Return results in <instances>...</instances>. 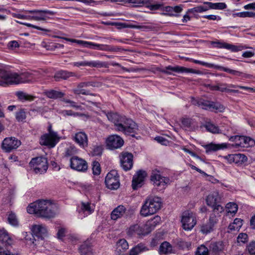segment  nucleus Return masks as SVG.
Wrapping results in <instances>:
<instances>
[{
	"label": "nucleus",
	"mask_w": 255,
	"mask_h": 255,
	"mask_svg": "<svg viewBox=\"0 0 255 255\" xmlns=\"http://www.w3.org/2000/svg\"><path fill=\"white\" fill-rule=\"evenodd\" d=\"M107 116L108 120L114 123L116 130L132 137L137 133L138 126L131 119L113 112L108 113Z\"/></svg>",
	"instance_id": "f257e3e1"
},
{
	"label": "nucleus",
	"mask_w": 255,
	"mask_h": 255,
	"mask_svg": "<svg viewBox=\"0 0 255 255\" xmlns=\"http://www.w3.org/2000/svg\"><path fill=\"white\" fill-rule=\"evenodd\" d=\"M27 211L38 217L47 219L53 218L55 215L53 205L47 200H38L30 203L27 207Z\"/></svg>",
	"instance_id": "f03ea898"
},
{
	"label": "nucleus",
	"mask_w": 255,
	"mask_h": 255,
	"mask_svg": "<svg viewBox=\"0 0 255 255\" xmlns=\"http://www.w3.org/2000/svg\"><path fill=\"white\" fill-rule=\"evenodd\" d=\"M161 199L158 197H149L145 200L141 206L140 214L147 217L156 213L161 207Z\"/></svg>",
	"instance_id": "7ed1b4c3"
},
{
	"label": "nucleus",
	"mask_w": 255,
	"mask_h": 255,
	"mask_svg": "<svg viewBox=\"0 0 255 255\" xmlns=\"http://www.w3.org/2000/svg\"><path fill=\"white\" fill-rule=\"evenodd\" d=\"M191 103L192 105L197 106L202 109L211 112H223L225 110V107L223 105L203 99H196L192 97L191 98Z\"/></svg>",
	"instance_id": "20e7f679"
},
{
	"label": "nucleus",
	"mask_w": 255,
	"mask_h": 255,
	"mask_svg": "<svg viewBox=\"0 0 255 255\" xmlns=\"http://www.w3.org/2000/svg\"><path fill=\"white\" fill-rule=\"evenodd\" d=\"M25 13L28 14V20H34L35 21H44L52 19L51 16L55 15V12L48 9H33L25 10Z\"/></svg>",
	"instance_id": "39448f33"
},
{
	"label": "nucleus",
	"mask_w": 255,
	"mask_h": 255,
	"mask_svg": "<svg viewBox=\"0 0 255 255\" xmlns=\"http://www.w3.org/2000/svg\"><path fill=\"white\" fill-rule=\"evenodd\" d=\"M150 180L153 186L160 190L165 189L170 181L168 177L163 176L162 172L157 169L151 171Z\"/></svg>",
	"instance_id": "423d86ee"
},
{
	"label": "nucleus",
	"mask_w": 255,
	"mask_h": 255,
	"mask_svg": "<svg viewBox=\"0 0 255 255\" xmlns=\"http://www.w3.org/2000/svg\"><path fill=\"white\" fill-rule=\"evenodd\" d=\"M190 61L193 62L194 63H195V64H198L205 66L208 68H213L214 67L216 69L230 73V74H232L235 76L242 77L245 78H250V75H249V74H247L246 73H244L239 71L233 70V69H230L228 67H223V66H219V65H214V64H211V63L205 62L204 61H200L198 60H196V59H192V58H191L190 59Z\"/></svg>",
	"instance_id": "0eeeda50"
},
{
	"label": "nucleus",
	"mask_w": 255,
	"mask_h": 255,
	"mask_svg": "<svg viewBox=\"0 0 255 255\" xmlns=\"http://www.w3.org/2000/svg\"><path fill=\"white\" fill-rule=\"evenodd\" d=\"M29 166L36 174L44 173L48 169L47 159L42 156L32 158L29 163Z\"/></svg>",
	"instance_id": "6e6552de"
},
{
	"label": "nucleus",
	"mask_w": 255,
	"mask_h": 255,
	"mask_svg": "<svg viewBox=\"0 0 255 255\" xmlns=\"http://www.w3.org/2000/svg\"><path fill=\"white\" fill-rule=\"evenodd\" d=\"M154 72H159L167 75H171L172 73L170 72L173 71L178 73H190L200 75L202 72L199 70H196L192 68H188L180 66H176L173 67L171 65L166 66L165 68H161L159 67H156L154 68Z\"/></svg>",
	"instance_id": "1a4fd4ad"
},
{
	"label": "nucleus",
	"mask_w": 255,
	"mask_h": 255,
	"mask_svg": "<svg viewBox=\"0 0 255 255\" xmlns=\"http://www.w3.org/2000/svg\"><path fill=\"white\" fill-rule=\"evenodd\" d=\"M229 140L234 142L233 145L236 148L252 147L255 145V140L250 136L236 135L231 136Z\"/></svg>",
	"instance_id": "9d476101"
},
{
	"label": "nucleus",
	"mask_w": 255,
	"mask_h": 255,
	"mask_svg": "<svg viewBox=\"0 0 255 255\" xmlns=\"http://www.w3.org/2000/svg\"><path fill=\"white\" fill-rule=\"evenodd\" d=\"M181 222L182 228L185 231H191L196 224V217L192 212H183Z\"/></svg>",
	"instance_id": "9b49d317"
},
{
	"label": "nucleus",
	"mask_w": 255,
	"mask_h": 255,
	"mask_svg": "<svg viewBox=\"0 0 255 255\" xmlns=\"http://www.w3.org/2000/svg\"><path fill=\"white\" fill-rule=\"evenodd\" d=\"M120 176L116 170L109 172L106 176L105 183L106 187L111 190H116L120 185Z\"/></svg>",
	"instance_id": "f8f14e48"
},
{
	"label": "nucleus",
	"mask_w": 255,
	"mask_h": 255,
	"mask_svg": "<svg viewBox=\"0 0 255 255\" xmlns=\"http://www.w3.org/2000/svg\"><path fill=\"white\" fill-rule=\"evenodd\" d=\"M21 141L14 137H6L1 144V148L5 152H10L17 149L20 145Z\"/></svg>",
	"instance_id": "ddd939ff"
},
{
	"label": "nucleus",
	"mask_w": 255,
	"mask_h": 255,
	"mask_svg": "<svg viewBox=\"0 0 255 255\" xmlns=\"http://www.w3.org/2000/svg\"><path fill=\"white\" fill-rule=\"evenodd\" d=\"M59 141L57 133H45L40 138V143L42 145L54 147Z\"/></svg>",
	"instance_id": "4468645a"
},
{
	"label": "nucleus",
	"mask_w": 255,
	"mask_h": 255,
	"mask_svg": "<svg viewBox=\"0 0 255 255\" xmlns=\"http://www.w3.org/2000/svg\"><path fill=\"white\" fill-rule=\"evenodd\" d=\"M121 166L126 171L130 170L133 166V156L132 153L123 152L120 155Z\"/></svg>",
	"instance_id": "2eb2a0df"
},
{
	"label": "nucleus",
	"mask_w": 255,
	"mask_h": 255,
	"mask_svg": "<svg viewBox=\"0 0 255 255\" xmlns=\"http://www.w3.org/2000/svg\"><path fill=\"white\" fill-rule=\"evenodd\" d=\"M147 176L146 171L139 170L132 177L131 187L133 190H136L142 187L144 184L145 178Z\"/></svg>",
	"instance_id": "dca6fc26"
},
{
	"label": "nucleus",
	"mask_w": 255,
	"mask_h": 255,
	"mask_svg": "<svg viewBox=\"0 0 255 255\" xmlns=\"http://www.w3.org/2000/svg\"><path fill=\"white\" fill-rule=\"evenodd\" d=\"M13 85H17L20 83H30L33 81L35 79L33 73L25 71L19 74L14 72Z\"/></svg>",
	"instance_id": "f3484780"
},
{
	"label": "nucleus",
	"mask_w": 255,
	"mask_h": 255,
	"mask_svg": "<svg viewBox=\"0 0 255 255\" xmlns=\"http://www.w3.org/2000/svg\"><path fill=\"white\" fill-rule=\"evenodd\" d=\"M106 145L110 149H118L122 147L124 143L123 138L119 135H109L106 140Z\"/></svg>",
	"instance_id": "a211bd4d"
},
{
	"label": "nucleus",
	"mask_w": 255,
	"mask_h": 255,
	"mask_svg": "<svg viewBox=\"0 0 255 255\" xmlns=\"http://www.w3.org/2000/svg\"><path fill=\"white\" fill-rule=\"evenodd\" d=\"M218 222V219L215 214H211L208 220L202 225L200 230L201 233L205 235L211 233L214 230V227Z\"/></svg>",
	"instance_id": "6ab92c4d"
},
{
	"label": "nucleus",
	"mask_w": 255,
	"mask_h": 255,
	"mask_svg": "<svg viewBox=\"0 0 255 255\" xmlns=\"http://www.w3.org/2000/svg\"><path fill=\"white\" fill-rule=\"evenodd\" d=\"M70 167L78 171H86L88 169L87 162L78 156H73L70 158Z\"/></svg>",
	"instance_id": "aec40b11"
},
{
	"label": "nucleus",
	"mask_w": 255,
	"mask_h": 255,
	"mask_svg": "<svg viewBox=\"0 0 255 255\" xmlns=\"http://www.w3.org/2000/svg\"><path fill=\"white\" fill-rule=\"evenodd\" d=\"M14 72L0 69V85L5 86L13 85Z\"/></svg>",
	"instance_id": "412c9836"
},
{
	"label": "nucleus",
	"mask_w": 255,
	"mask_h": 255,
	"mask_svg": "<svg viewBox=\"0 0 255 255\" xmlns=\"http://www.w3.org/2000/svg\"><path fill=\"white\" fill-rule=\"evenodd\" d=\"M148 234L149 231H147L146 228H145V224L131 225L128 231V235L130 236H145Z\"/></svg>",
	"instance_id": "4be33fe9"
},
{
	"label": "nucleus",
	"mask_w": 255,
	"mask_h": 255,
	"mask_svg": "<svg viewBox=\"0 0 255 255\" xmlns=\"http://www.w3.org/2000/svg\"><path fill=\"white\" fill-rule=\"evenodd\" d=\"M212 44L214 45V47L216 48L230 50L232 52H238L247 48V47L245 45L236 46L226 42H220L219 41H213Z\"/></svg>",
	"instance_id": "5701e85b"
},
{
	"label": "nucleus",
	"mask_w": 255,
	"mask_h": 255,
	"mask_svg": "<svg viewBox=\"0 0 255 255\" xmlns=\"http://www.w3.org/2000/svg\"><path fill=\"white\" fill-rule=\"evenodd\" d=\"M162 10L163 11L162 14L164 15L179 17V14L183 10V5L180 4L174 6H163Z\"/></svg>",
	"instance_id": "b1692460"
},
{
	"label": "nucleus",
	"mask_w": 255,
	"mask_h": 255,
	"mask_svg": "<svg viewBox=\"0 0 255 255\" xmlns=\"http://www.w3.org/2000/svg\"><path fill=\"white\" fill-rule=\"evenodd\" d=\"M65 40L67 41L71 42L72 43H76L80 45H81L83 47L89 48L94 49H102V47L103 46V44L96 43L93 42L84 41L82 40H78L73 38H65Z\"/></svg>",
	"instance_id": "393cba45"
},
{
	"label": "nucleus",
	"mask_w": 255,
	"mask_h": 255,
	"mask_svg": "<svg viewBox=\"0 0 255 255\" xmlns=\"http://www.w3.org/2000/svg\"><path fill=\"white\" fill-rule=\"evenodd\" d=\"M182 127L186 130L194 131L198 128L196 120L189 117H183L181 119Z\"/></svg>",
	"instance_id": "a878e982"
},
{
	"label": "nucleus",
	"mask_w": 255,
	"mask_h": 255,
	"mask_svg": "<svg viewBox=\"0 0 255 255\" xmlns=\"http://www.w3.org/2000/svg\"><path fill=\"white\" fill-rule=\"evenodd\" d=\"M228 144L226 143H215L211 142L203 145L205 149L206 153L210 154L213 152H216L228 148Z\"/></svg>",
	"instance_id": "bb28decb"
},
{
	"label": "nucleus",
	"mask_w": 255,
	"mask_h": 255,
	"mask_svg": "<svg viewBox=\"0 0 255 255\" xmlns=\"http://www.w3.org/2000/svg\"><path fill=\"white\" fill-rule=\"evenodd\" d=\"M0 242L5 246H11L14 243V240L4 229H0Z\"/></svg>",
	"instance_id": "cd10ccee"
},
{
	"label": "nucleus",
	"mask_w": 255,
	"mask_h": 255,
	"mask_svg": "<svg viewBox=\"0 0 255 255\" xmlns=\"http://www.w3.org/2000/svg\"><path fill=\"white\" fill-rule=\"evenodd\" d=\"M226 158L230 163L234 162L238 165H242L248 160L247 157L241 153L229 154Z\"/></svg>",
	"instance_id": "c85d7f7f"
},
{
	"label": "nucleus",
	"mask_w": 255,
	"mask_h": 255,
	"mask_svg": "<svg viewBox=\"0 0 255 255\" xmlns=\"http://www.w3.org/2000/svg\"><path fill=\"white\" fill-rule=\"evenodd\" d=\"M75 141L82 148H85L88 146V137L84 132H78L74 136Z\"/></svg>",
	"instance_id": "c756f323"
},
{
	"label": "nucleus",
	"mask_w": 255,
	"mask_h": 255,
	"mask_svg": "<svg viewBox=\"0 0 255 255\" xmlns=\"http://www.w3.org/2000/svg\"><path fill=\"white\" fill-rule=\"evenodd\" d=\"M76 76V74L74 72L66 70H59L55 73L54 78L56 81H60L62 80H67L70 77Z\"/></svg>",
	"instance_id": "7c9ffc66"
},
{
	"label": "nucleus",
	"mask_w": 255,
	"mask_h": 255,
	"mask_svg": "<svg viewBox=\"0 0 255 255\" xmlns=\"http://www.w3.org/2000/svg\"><path fill=\"white\" fill-rule=\"evenodd\" d=\"M32 232L34 236L41 240L44 239L47 233L46 228L41 225H34L32 229Z\"/></svg>",
	"instance_id": "2f4dec72"
},
{
	"label": "nucleus",
	"mask_w": 255,
	"mask_h": 255,
	"mask_svg": "<svg viewBox=\"0 0 255 255\" xmlns=\"http://www.w3.org/2000/svg\"><path fill=\"white\" fill-rule=\"evenodd\" d=\"M161 221V218L159 216L156 215L153 218L148 220L145 224V228L150 233L157 225H159Z\"/></svg>",
	"instance_id": "473e14b6"
},
{
	"label": "nucleus",
	"mask_w": 255,
	"mask_h": 255,
	"mask_svg": "<svg viewBox=\"0 0 255 255\" xmlns=\"http://www.w3.org/2000/svg\"><path fill=\"white\" fill-rule=\"evenodd\" d=\"M81 255H93L92 245L89 241L84 242L79 248Z\"/></svg>",
	"instance_id": "72a5a7b5"
},
{
	"label": "nucleus",
	"mask_w": 255,
	"mask_h": 255,
	"mask_svg": "<svg viewBox=\"0 0 255 255\" xmlns=\"http://www.w3.org/2000/svg\"><path fill=\"white\" fill-rule=\"evenodd\" d=\"M126 208L123 205H119L115 208L111 214V218L113 220H117L121 218L126 213Z\"/></svg>",
	"instance_id": "f704fd0d"
},
{
	"label": "nucleus",
	"mask_w": 255,
	"mask_h": 255,
	"mask_svg": "<svg viewBox=\"0 0 255 255\" xmlns=\"http://www.w3.org/2000/svg\"><path fill=\"white\" fill-rule=\"evenodd\" d=\"M209 250L214 255H219L224 250V244L222 241L212 242Z\"/></svg>",
	"instance_id": "c9c22d12"
},
{
	"label": "nucleus",
	"mask_w": 255,
	"mask_h": 255,
	"mask_svg": "<svg viewBox=\"0 0 255 255\" xmlns=\"http://www.w3.org/2000/svg\"><path fill=\"white\" fill-rule=\"evenodd\" d=\"M220 200L218 193L214 192L208 195L206 199V202L208 206L211 207L215 206Z\"/></svg>",
	"instance_id": "e433bc0d"
},
{
	"label": "nucleus",
	"mask_w": 255,
	"mask_h": 255,
	"mask_svg": "<svg viewBox=\"0 0 255 255\" xmlns=\"http://www.w3.org/2000/svg\"><path fill=\"white\" fill-rule=\"evenodd\" d=\"M205 5H207L208 10L209 9H217L223 10L227 7V5L225 2H216L213 3L209 1L204 2Z\"/></svg>",
	"instance_id": "4c0bfd02"
},
{
	"label": "nucleus",
	"mask_w": 255,
	"mask_h": 255,
	"mask_svg": "<svg viewBox=\"0 0 255 255\" xmlns=\"http://www.w3.org/2000/svg\"><path fill=\"white\" fill-rule=\"evenodd\" d=\"M148 250V249L144 244L140 243L130 250L129 255H138Z\"/></svg>",
	"instance_id": "58836bf2"
},
{
	"label": "nucleus",
	"mask_w": 255,
	"mask_h": 255,
	"mask_svg": "<svg viewBox=\"0 0 255 255\" xmlns=\"http://www.w3.org/2000/svg\"><path fill=\"white\" fill-rule=\"evenodd\" d=\"M74 66H90L92 67H101L102 63L100 61H80L74 63Z\"/></svg>",
	"instance_id": "ea45409f"
},
{
	"label": "nucleus",
	"mask_w": 255,
	"mask_h": 255,
	"mask_svg": "<svg viewBox=\"0 0 255 255\" xmlns=\"http://www.w3.org/2000/svg\"><path fill=\"white\" fill-rule=\"evenodd\" d=\"M207 131L213 133H220V129L218 126H216L210 122H206L204 125Z\"/></svg>",
	"instance_id": "a19ab883"
},
{
	"label": "nucleus",
	"mask_w": 255,
	"mask_h": 255,
	"mask_svg": "<svg viewBox=\"0 0 255 255\" xmlns=\"http://www.w3.org/2000/svg\"><path fill=\"white\" fill-rule=\"evenodd\" d=\"M45 95L48 98L53 99L61 98L64 95V93L62 92L57 91L54 90H50L46 91L45 92Z\"/></svg>",
	"instance_id": "79ce46f5"
},
{
	"label": "nucleus",
	"mask_w": 255,
	"mask_h": 255,
	"mask_svg": "<svg viewBox=\"0 0 255 255\" xmlns=\"http://www.w3.org/2000/svg\"><path fill=\"white\" fill-rule=\"evenodd\" d=\"M242 225L243 220L240 218H236L233 223L230 224L228 226V229L230 231L239 230Z\"/></svg>",
	"instance_id": "37998d69"
},
{
	"label": "nucleus",
	"mask_w": 255,
	"mask_h": 255,
	"mask_svg": "<svg viewBox=\"0 0 255 255\" xmlns=\"http://www.w3.org/2000/svg\"><path fill=\"white\" fill-rule=\"evenodd\" d=\"M172 251V246L167 242L162 243L159 247V252L164 254L171 253Z\"/></svg>",
	"instance_id": "c03bdc74"
},
{
	"label": "nucleus",
	"mask_w": 255,
	"mask_h": 255,
	"mask_svg": "<svg viewBox=\"0 0 255 255\" xmlns=\"http://www.w3.org/2000/svg\"><path fill=\"white\" fill-rule=\"evenodd\" d=\"M15 95L17 97L18 100L22 102L31 101L34 99L33 96L22 91L17 92Z\"/></svg>",
	"instance_id": "a18cd8bd"
},
{
	"label": "nucleus",
	"mask_w": 255,
	"mask_h": 255,
	"mask_svg": "<svg viewBox=\"0 0 255 255\" xmlns=\"http://www.w3.org/2000/svg\"><path fill=\"white\" fill-rule=\"evenodd\" d=\"M226 208L227 209V213L231 214L233 216L236 214L238 210V205L234 202H229L227 203Z\"/></svg>",
	"instance_id": "49530a36"
},
{
	"label": "nucleus",
	"mask_w": 255,
	"mask_h": 255,
	"mask_svg": "<svg viewBox=\"0 0 255 255\" xmlns=\"http://www.w3.org/2000/svg\"><path fill=\"white\" fill-rule=\"evenodd\" d=\"M104 149L103 145H95L91 148V154L92 156H101Z\"/></svg>",
	"instance_id": "de8ad7c7"
},
{
	"label": "nucleus",
	"mask_w": 255,
	"mask_h": 255,
	"mask_svg": "<svg viewBox=\"0 0 255 255\" xmlns=\"http://www.w3.org/2000/svg\"><path fill=\"white\" fill-rule=\"evenodd\" d=\"M7 216V222L10 225L12 226H17L18 225V221L16 215L14 213L10 212Z\"/></svg>",
	"instance_id": "09e8293b"
},
{
	"label": "nucleus",
	"mask_w": 255,
	"mask_h": 255,
	"mask_svg": "<svg viewBox=\"0 0 255 255\" xmlns=\"http://www.w3.org/2000/svg\"><path fill=\"white\" fill-rule=\"evenodd\" d=\"M26 118V113L24 109H20L15 113V119L18 122H24Z\"/></svg>",
	"instance_id": "8fccbe9b"
},
{
	"label": "nucleus",
	"mask_w": 255,
	"mask_h": 255,
	"mask_svg": "<svg viewBox=\"0 0 255 255\" xmlns=\"http://www.w3.org/2000/svg\"><path fill=\"white\" fill-rule=\"evenodd\" d=\"M208 10V8H207V5H198L195 7H194L192 8H190L188 9V12L190 13H195V12H203L204 11H206Z\"/></svg>",
	"instance_id": "3c124183"
},
{
	"label": "nucleus",
	"mask_w": 255,
	"mask_h": 255,
	"mask_svg": "<svg viewBox=\"0 0 255 255\" xmlns=\"http://www.w3.org/2000/svg\"><path fill=\"white\" fill-rule=\"evenodd\" d=\"M234 17H255V12L252 11H243L240 12L234 13L233 14Z\"/></svg>",
	"instance_id": "603ef678"
},
{
	"label": "nucleus",
	"mask_w": 255,
	"mask_h": 255,
	"mask_svg": "<svg viewBox=\"0 0 255 255\" xmlns=\"http://www.w3.org/2000/svg\"><path fill=\"white\" fill-rule=\"evenodd\" d=\"M22 24L28 27H32V28L36 29L37 30H41L42 31L41 34H42L43 35H47L48 34V33H49L51 31V30L49 29L42 28L41 27H40V26H38L37 25H33V24L25 22V23H23Z\"/></svg>",
	"instance_id": "864d4df0"
},
{
	"label": "nucleus",
	"mask_w": 255,
	"mask_h": 255,
	"mask_svg": "<svg viewBox=\"0 0 255 255\" xmlns=\"http://www.w3.org/2000/svg\"><path fill=\"white\" fill-rule=\"evenodd\" d=\"M194 255H209V249L204 245L198 247Z\"/></svg>",
	"instance_id": "5fc2aeb1"
},
{
	"label": "nucleus",
	"mask_w": 255,
	"mask_h": 255,
	"mask_svg": "<svg viewBox=\"0 0 255 255\" xmlns=\"http://www.w3.org/2000/svg\"><path fill=\"white\" fill-rule=\"evenodd\" d=\"M219 88L220 90H218V91H220L222 92H227V93H239V91L237 90H233L227 88L226 86H227V84L226 83H219Z\"/></svg>",
	"instance_id": "6e6d98bb"
},
{
	"label": "nucleus",
	"mask_w": 255,
	"mask_h": 255,
	"mask_svg": "<svg viewBox=\"0 0 255 255\" xmlns=\"http://www.w3.org/2000/svg\"><path fill=\"white\" fill-rule=\"evenodd\" d=\"M178 247L179 249L184 250H189L191 249V243L190 242H186L184 241H180L177 243Z\"/></svg>",
	"instance_id": "4d7b16f0"
},
{
	"label": "nucleus",
	"mask_w": 255,
	"mask_h": 255,
	"mask_svg": "<svg viewBox=\"0 0 255 255\" xmlns=\"http://www.w3.org/2000/svg\"><path fill=\"white\" fill-rule=\"evenodd\" d=\"M117 246L118 248H119L120 251H121V250L125 251L128 248V244L125 239L119 240L117 242Z\"/></svg>",
	"instance_id": "13d9d810"
},
{
	"label": "nucleus",
	"mask_w": 255,
	"mask_h": 255,
	"mask_svg": "<svg viewBox=\"0 0 255 255\" xmlns=\"http://www.w3.org/2000/svg\"><path fill=\"white\" fill-rule=\"evenodd\" d=\"M93 174L95 175H99L101 172V165L99 162L96 160L92 162Z\"/></svg>",
	"instance_id": "bf43d9fd"
},
{
	"label": "nucleus",
	"mask_w": 255,
	"mask_h": 255,
	"mask_svg": "<svg viewBox=\"0 0 255 255\" xmlns=\"http://www.w3.org/2000/svg\"><path fill=\"white\" fill-rule=\"evenodd\" d=\"M227 86L228 87H229V88H239L240 89L248 91H249L250 92H255V89H254L253 88H251V87H247V86H241V85H234V84H227Z\"/></svg>",
	"instance_id": "052dcab7"
},
{
	"label": "nucleus",
	"mask_w": 255,
	"mask_h": 255,
	"mask_svg": "<svg viewBox=\"0 0 255 255\" xmlns=\"http://www.w3.org/2000/svg\"><path fill=\"white\" fill-rule=\"evenodd\" d=\"M112 65L113 66H117L121 68L125 72H135L138 71L137 69H135L134 68H127L126 67L123 66L121 64L117 62H113L112 63Z\"/></svg>",
	"instance_id": "680f3d73"
},
{
	"label": "nucleus",
	"mask_w": 255,
	"mask_h": 255,
	"mask_svg": "<svg viewBox=\"0 0 255 255\" xmlns=\"http://www.w3.org/2000/svg\"><path fill=\"white\" fill-rule=\"evenodd\" d=\"M81 209L83 212H88L89 214L93 212V210L91 209V203L90 202H82Z\"/></svg>",
	"instance_id": "e2e57ef3"
},
{
	"label": "nucleus",
	"mask_w": 255,
	"mask_h": 255,
	"mask_svg": "<svg viewBox=\"0 0 255 255\" xmlns=\"http://www.w3.org/2000/svg\"><path fill=\"white\" fill-rule=\"evenodd\" d=\"M76 148L74 146H70L69 147L67 148L65 151V156L68 157H73L74 156V155L76 153Z\"/></svg>",
	"instance_id": "0e129e2a"
},
{
	"label": "nucleus",
	"mask_w": 255,
	"mask_h": 255,
	"mask_svg": "<svg viewBox=\"0 0 255 255\" xmlns=\"http://www.w3.org/2000/svg\"><path fill=\"white\" fill-rule=\"evenodd\" d=\"M247 250L251 255H255V241H252L247 246Z\"/></svg>",
	"instance_id": "69168bd1"
},
{
	"label": "nucleus",
	"mask_w": 255,
	"mask_h": 255,
	"mask_svg": "<svg viewBox=\"0 0 255 255\" xmlns=\"http://www.w3.org/2000/svg\"><path fill=\"white\" fill-rule=\"evenodd\" d=\"M65 232L66 230L64 228H59L56 234L58 239L62 241L63 238L65 236Z\"/></svg>",
	"instance_id": "338daca9"
},
{
	"label": "nucleus",
	"mask_w": 255,
	"mask_h": 255,
	"mask_svg": "<svg viewBox=\"0 0 255 255\" xmlns=\"http://www.w3.org/2000/svg\"><path fill=\"white\" fill-rule=\"evenodd\" d=\"M248 240V236L246 233H240L238 237V242L245 243Z\"/></svg>",
	"instance_id": "774afa93"
}]
</instances>
